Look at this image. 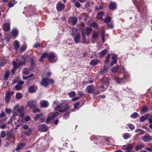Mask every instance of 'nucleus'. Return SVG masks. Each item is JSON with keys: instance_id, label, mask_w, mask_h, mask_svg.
Returning <instances> with one entry per match:
<instances>
[{"instance_id": "1", "label": "nucleus", "mask_w": 152, "mask_h": 152, "mask_svg": "<svg viewBox=\"0 0 152 152\" xmlns=\"http://www.w3.org/2000/svg\"><path fill=\"white\" fill-rule=\"evenodd\" d=\"M70 107L66 101H63L62 103L59 104L55 108V110L60 113H64L69 110Z\"/></svg>"}, {"instance_id": "2", "label": "nucleus", "mask_w": 152, "mask_h": 152, "mask_svg": "<svg viewBox=\"0 0 152 152\" xmlns=\"http://www.w3.org/2000/svg\"><path fill=\"white\" fill-rule=\"evenodd\" d=\"M53 83L54 81L52 79L49 80L48 78L46 77L42 80L41 83L42 86L47 87L50 84H53Z\"/></svg>"}, {"instance_id": "3", "label": "nucleus", "mask_w": 152, "mask_h": 152, "mask_svg": "<svg viewBox=\"0 0 152 152\" xmlns=\"http://www.w3.org/2000/svg\"><path fill=\"white\" fill-rule=\"evenodd\" d=\"M48 58L51 62H55L57 61V58L55 53L53 52L50 53L48 54Z\"/></svg>"}, {"instance_id": "4", "label": "nucleus", "mask_w": 152, "mask_h": 152, "mask_svg": "<svg viewBox=\"0 0 152 152\" xmlns=\"http://www.w3.org/2000/svg\"><path fill=\"white\" fill-rule=\"evenodd\" d=\"M27 104L30 108L33 109L35 108L38 104L36 101L32 100L29 101L27 102Z\"/></svg>"}, {"instance_id": "5", "label": "nucleus", "mask_w": 152, "mask_h": 152, "mask_svg": "<svg viewBox=\"0 0 152 152\" xmlns=\"http://www.w3.org/2000/svg\"><path fill=\"white\" fill-rule=\"evenodd\" d=\"M44 115L42 113H41L37 115L34 118V119L37 121L38 119L40 118L39 121L41 122H43L45 121V119L42 116Z\"/></svg>"}, {"instance_id": "6", "label": "nucleus", "mask_w": 152, "mask_h": 152, "mask_svg": "<svg viewBox=\"0 0 152 152\" xmlns=\"http://www.w3.org/2000/svg\"><path fill=\"white\" fill-rule=\"evenodd\" d=\"M92 29L90 28H85L83 29L81 31L82 34L83 33L84 34H85L88 35L91 32Z\"/></svg>"}, {"instance_id": "7", "label": "nucleus", "mask_w": 152, "mask_h": 152, "mask_svg": "<svg viewBox=\"0 0 152 152\" xmlns=\"http://www.w3.org/2000/svg\"><path fill=\"white\" fill-rule=\"evenodd\" d=\"M68 23L72 25H75L77 22V19L75 17H70L68 20Z\"/></svg>"}, {"instance_id": "8", "label": "nucleus", "mask_w": 152, "mask_h": 152, "mask_svg": "<svg viewBox=\"0 0 152 152\" xmlns=\"http://www.w3.org/2000/svg\"><path fill=\"white\" fill-rule=\"evenodd\" d=\"M11 96V95L10 94V91H8L6 93L5 97V102L6 103L8 104L9 103Z\"/></svg>"}, {"instance_id": "9", "label": "nucleus", "mask_w": 152, "mask_h": 152, "mask_svg": "<svg viewBox=\"0 0 152 152\" xmlns=\"http://www.w3.org/2000/svg\"><path fill=\"white\" fill-rule=\"evenodd\" d=\"M28 56L27 55L24 56L23 57V61H20L18 63L19 66H22L25 65L26 61L28 60Z\"/></svg>"}, {"instance_id": "10", "label": "nucleus", "mask_w": 152, "mask_h": 152, "mask_svg": "<svg viewBox=\"0 0 152 152\" xmlns=\"http://www.w3.org/2000/svg\"><path fill=\"white\" fill-rule=\"evenodd\" d=\"M3 27L4 31H9L10 29V24L7 23H4Z\"/></svg>"}, {"instance_id": "11", "label": "nucleus", "mask_w": 152, "mask_h": 152, "mask_svg": "<svg viewBox=\"0 0 152 152\" xmlns=\"http://www.w3.org/2000/svg\"><path fill=\"white\" fill-rule=\"evenodd\" d=\"M39 130L43 132H46L48 130V127L45 124L40 125L38 126Z\"/></svg>"}, {"instance_id": "12", "label": "nucleus", "mask_w": 152, "mask_h": 152, "mask_svg": "<svg viewBox=\"0 0 152 152\" xmlns=\"http://www.w3.org/2000/svg\"><path fill=\"white\" fill-rule=\"evenodd\" d=\"M37 89V87L34 85L31 86L28 88L29 91L31 93H33L35 92Z\"/></svg>"}, {"instance_id": "13", "label": "nucleus", "mask_w": 152, "mask_h": 152, "mask_svg": "<svg viewBox=\"0 0 152 152\" xmlns=\"http://www.w3.org/2000/svg\"><path fill=\"white\" fill-rule=\"evenodd\" d=\"M39 103L41 107H46L49 104L48 101L44 100H41Z\"/></svg>"}, {"instance_id": "14", "label": "nucleus", "mask_w": 152, "mask_h": 152, "mask_svg": "<svg viewBox=\"0 0 152 152\" xmlns=\"http://www.w3.org/2000/svg\"><path fill=\"white\" fill-rule=\"evenodd\" d=\"M87 90L88 93H93L95 91V89L94 86L91 85L88 86L87 89Z\"/></svg>"}, {"instance_id": "15", "label": "nucleus", "mask_w": 152, "mask_h": 152, "mask_svg": "<svg viewBox=\"0 0 152 152\" xmlns=\"http://www.w3.org/2000/svg\"><path fill=\"white\" fill-rule=\"evenodd\" d=\"M57 9L59 11H61L64 8V6L62 3L58 4L57 5Z\"/></svg>"}, {"instance_id": "16", "label": "nucleus", "mask_w": 152, "mask_h": 152, "mask_svg": "<svg viewBox=\"0 0 152 152\" xmlns=\"http://www.w3.org/2000/svg\"><path fill=\"white\" fill-rule=\"evenodd\" d=\"M31 129H29L27 131L22 132V134L23 135H26L27 136H29L31 134Z\"/></svg>"}, {"instance_id": "17", "label": "nucleus", "mask_w": 152, "mask_h": 152, "mask_svg": "<svg viewBox=\"0 0 152 152\" xmlns=\"http://www.w3.org/2000/svg\"><path fill=\"white\" fill-rule=\"evenodd\" d=\"M10 75V72L8 71H6L4 72V79L5 80H7Z\"/></svg>"}, {"instance_id": "18", "label": "nucleus", "mask_w": 152, "mask_h": 152, "mask_svg": "<svg viewBox=\"0 0 152 152\" xmlns=\"http://www.w3.org/2000/svg\"><path fill=\"white\" fill-rule=\"evenodd\" d=\"M80 38V34L79 33L74 38V40L75 43H78Z\"/></svg>"}, {"instance_id": "19", "label": "nucleus", "mask_w": 152, "mask_h": 152, "mask_svg": "<svg viewBox=\"0 0 152 152\" xmlns=\"http://www.w3.org/2000/svg\"><path fill=\"white\" fill-rule=\"evenodd\" d=\"M116 7V4L114 2H111L109 5L110 9L111 10H114Z\"/></svg>"}, {"instance_id": "20", "label": "nucleus", "mask_w": 152, "mask_h": 152, "mask_svg": "<svg viewBox=\"0 0 152 152\" xmlns=\"http://www.w3.org/2000/svg\"><path fill=\"white\" fill-rule=\"evenodd\" d=\"M114 79L116 82L119 84L121 83L123 80L122 79L118 77L117 76H115L114 77Z\"/></svg>"}, {"instance_id": "21", "label": "nucleus", "mask_w": 152, "mask_h": 152, "mask_svg": "<svg viewBox=\"0 0 152 152\" xmlns=\"http://www.w3.org/2000/svg\"><path fill=\"white\" fill-rule=\"evenodd\" d=\"M143 140L145 142H148L152 140V137L150 136H145L143 138Z\"/></svg>"}, {"instance_id": "22", "label": "nucleus", "mask_w": 152, "mask_h": 152, "mask_svg": "<svg viewBox=\"0 0 152 152\" xmlns=\"http://www.w3.org/2000/svg\"><path fill=\"white\" fill-rule=\"evenodd\" d=\"M100 61L97 59H93L92 60L90 63V64L93 66L96 65L97 63L99 62Z\"/></svg>"}, {"instance_id": "23", "label": "nucleus", "mask_w": 152, "mask_h": 152, "mask_svg": "<svg viewBox=\"0 0 152 152\" xmlns=\"http://www.w3.org/2000/svg\"><path fill=\"white\" fill-rule=\"evenodd\" d=\"M14 46L15 49H18L19 47V44L18 41L16 40L14 43Z\"/></svg>"}, {"instance_id": "24", "label": "nucleus", "mask_w": 152, "mask_h": 152, "mask_svg": "<svg viewBox=\"0 0 152 152\" xmlns=\"http://www.w3.org/2000/svg\"><path fill=\"white\" fill-rule=\"evenodd\" d=\"M72 35L73 36H75L76 34H77V32H78L77 29L75 27H73L72 29Z\"/></svg>"}, {"instance_id": "25", "label": "nucleus", "mask_w": 152, "mask_h": 152, "mask_svg": "<svg viewBox=\"0 0 152 152\" xmlns=\"http://www.w3.org/2000/svg\"><path fill=\"white\" fill-rule=\"evenodd\" d=\"M143 147V145L142 143H139L135 147V150L136 151H138L141 148Z\"/></svg>"}, {"instance_id": "26", "label": "nucleus", "mask_w": 152, "mask_h": 152, "mask_svg": "<svg viewBox=\"0 0 152 152\" xmlns=\"http://www.w3.org/2000/svg\"><path fill=\"white\" fill-rule=\"evenodd\" d=\"M25 145L24 143H20L17 146L16 148L19 151L20 149H22Z\"/></svg>"}, {"instance_id": "27", "label": "nucleus", "mask_w": 152, "mask_h": 152, "mask_svg": "<svg viewBox=\"0 0 152 152\" xmlns=\"http://www.w3.org/2000/svg\"><path fill=\"white\" fill-rule=\"evenodd\" d=\"M136 133H137V132H139V133L137 134H139L140 135H142L145 133V132L142 129H137L135 130Z\"/></svg>"}, {"instance_id": "28", "label": "nucleus", "mask_w": 152, "mask_h": 152, "mask_svg": "<svg viewBox=\"0 0 152 152\" xmlns=\"http://www.w3.org/2000/svg\"><path fill=\"white\" fill-rule=\"evenodd\" d=\"M99 35V33L97 31H95L93 33L92 38L93 39H96L98 38Z\"/></svg>"}, {"instance_id": "29", "label": "nucleus", "mask_w": 152, "mask_h": 152, "mask_svg": "<svg viewBox=\"0 0 152 152\" xmlns=\"http://www.w3.org/2000/svg\"><path fill=\"white\" fill-rule=\"evenodd\" d=\"M102 83L103 84H107L108 82V80L107 78L104 77L102 79Z\"/></svg>"}, {"instance_id": "30", "label": "nucleus", "mask_w": 152, "mask_h": 152, "mask_svg": "<svg viewBox=\"0 0 152 152\" xmlns=\"http://www.w3.org/2000/svg\"><path fill=\"white\" fill-rule=\"evenodd\" d=\"M82 36L83 37V42L85 44H87L89 43V41H86V37L85 35V34H84L83 33H82Z\"/></svg>"}, {"instance_id": "31", "label": "nucleus", "mask_w": 152, "mask_h": 152, "mask_svg": "<svg viewBox=\"0 0 152 152\" xmlns=\"http://www.w3.org/2000/svg\"><path fill=\"white\" fill-rule=\"evenodd\" d=\"M105 34V30L103 29V28L102 29V31L101 34V37L102 40L103 42H104L105 41L104 35Z\"/></svg>"}, {"instance_id": "32", "label": "nucleus", "mask_w": 152, "mask_h": 152, "mask_svg": "<svg viewBox=\"0 0 152 152\" xmlns=\"http://www.w3.org/2000/svg\"><path fill=\"white\" fill-rule=\"evenodd\" d=\"M12 35L14 36H17L18 35V31L16 29H14L12 32Z\"/></svg>"}, {"instance_id": "33", "label": "nucleus", "mask_w": 152, "mask_h": 152, "mask_svg": "<svg viewBox=\"0 0 152 152\" xmlns=\"http://www.w3.org/2000/svg\"><path fill=\"white\" fill-rule=\"evenodd\" d=\"M59 113L58 112H56L54 113H51L50 115H51L50 117L51 119V120H53L56 117V116L58 115Z\"/></svg>"}, {"instance_id": "34", "label": "nucleus", "mask_w": 152, "mask_h": 152, "mask_svg": "<svg viewBox=\"0 0 152 152\" xmlns=\"http://www.w3.org/2000/svg\"><path fill=\"white\" fill-rule=\"evenodd\" d=\"M30 70L27 68H25L23 71V73L25 75H28Z\"/></svg>"}, {"instance_id": "35", "label": "nucleus", "mask_w": 152, "mask_h": 152, "mask_svg": "<svg viewBox=\"0 0 152 152\" xmlns=\"http://www.w3.org/2000/svg\"><path fill=\"white\" fill-rule=\"evenodd\" d=\"M15 4V1L14 0L12 1L9 3L8 6L9 7H11L14 6Z\"/></svg>"}, {"instance_id": "36", "label": "nucleus", "mask_w": 152, "mask_h": 152, "mask_svg": "<svg viewBox=\"0 0 152 152\" xmlns=\"http://www.w3.org/2000/svg\"><path fill=\"white\" fill-rule=\"evenodd\" d=\"M76 93L74 91H72L68 93V95L70 97H72L75 96Z\"/></svg>"}, {"instance_id": "37", "label": "nucleus", "mask_w": 152, "mask_h": 152, "mask_svg": "<svg viewBox=\"0 0 152 152\" xmlns=\"http://www.w3.org/2000/svg\"><path fill=\"white\" fill-rule=\"evenodd\" d=\"M134 146L132 145H131L128 148L126 151H125V152H133L132 150Z\"/></svg>"}, {"instance_id": "38", "label": "nucleus", "mask_w": 152, "mask_h": 152, "mask_svg": "<svg viewBox=\"0 0 152 152\" xmlns=\"http://www.w3.org/2000/svg\"><path fill=\"white\" fill-rule=\"evenodd\" d=\"M103 15V12H100L97 15V18L98 19L101 20L102 19V16Z\"/></svg>"}, {"instance_id": "39", "label": "nucleus", "mask_w": 152, "mask_h": 152, "mask_svg": "<svg viewBox=\"0 0 152 152\" xmlns=\"http://www.w3.org/2000/svg\"><path fill=\"white\" fill-rule=\"evenodd\" d=\"M130 137V135L129 133H125L123 134V137L124 139H127Z\"/></svg>"}, {"instance_id": "40", "label": "nucleus", "mask_w": 152, "mask_h": 152, "mask_svg": "<svg viewBox=\"0 0 152 152\" xmlns=\"http://www.w3.org/2000/svg\"><path fill=\"white\" fill-rule=\"evenodd\" d=\"M131 145V144H129L124 145L123 146L122 149L124 150H127Z\"/></svg>"}, {"instance_id": "41", "label": "nucleus", "mask_w": 152, "mask_h": 152, "mask_svg": "<svg viewBox=\"0 0 152 152\" xmlns=\"http://www.w3.org/2000/svg\"><path fill=\"white\" fill-rule=\"evenodd\" d=\"M119 69V66H117L116 67H115L114 68L112 69L111 71L115 73L118 71Z\"/></svg>"}, {"instance_id": "42", "label": "nucleus", "mask_w": 152, "mask_h": 152, "mask_svg": "<svg viewBox=\"0 0 152 152\" xmlns=\"http://www.w3.org/2000/svg\"><path fill=\"white\" fill-rule=\"evenodd\" d=\"M148 109V108L147 106H144L141 109V111L142 112H145L147 111Z\"/></svg>"}, {"instance_id": "43", "label": "nucleus", "mask_w": 152, "mask_h": 152, "mask_svg": "<svg viewBox=\"0 0 152 152\" xmlns=\"http://www.w3.org/2000/svg\"><path fill=\"white\" fill-rule=\"evenodd\" d=\"M107 50L105 49L102 50L100 52L101 56H104L105 55V54L106 53H107Z\"/></svg>"}, {"instance_id": "44", "label": "nucleus", "mask_w": 152, "mask_h": 152, "mask_svg": "<svg viewBox=\"0 0 152 152\" xmlns=\"http://www.w3.org/2000/svg\"><path fill=\"white\" fill-rule=\"evenodd\" d=\"M6 135V132L4 131H2L1 133V137L2 138H4Z\"/></svg>"}, {"instance_id": "45", "label": "nucleus", "mask_w": 152, "mask_h": 152, "mask_svg": "<svg viewBox=\"0 0 152 152\" xmlns=\"http://www.w3.org/2000/svg\"><path fill=\"white\" fill-rule=\"evenodd\" d=\"M26 45H24L23 46L20 48V51L21 52L23 51L26 49Z\"/></svg>"}, {"instance_id": "46", "label": "nucleus", "mask_w": 152, "mask_h": 152, "mask_svg": "<svg viewBox=\"0 0 152 152\" xmlns=\"http://www.w3.org/2000/svg\"><path fill=\"white\" fill-rule=\"evenodd\" d=\"M16 98L18 99H19L21 98L22 96V94L19 93H17L16 94Z\"/></svg>"}, {"instance_id": "47", "label": "nucleus", "mask_w": 152, "mask_h": 152, "mask_svg": "<svg viewBox=\"0 0 152 152\" xmlns=\"http://www.w3.org/2000/svg\"><path fill=\"white\" fill-rule=\"evenodd\" d=\"M138 115V114L136 112H134L133 113V114L131 115V117L132 118H136Z\"/></svg>"}, {"instance_id": "48", "label": "nucleus", "mask_w": 152, "mask_h": 152, "mask_svg": "<svg viewBox=\"0 0 152 152\" xmlns=\"http://www.w3.org/2000/svg\"><path fill=\"white\" fill-rule=\"evenodd\" d=\"M108 67L107 66H104L103 70L101 71V72L103 73H105L108 71Z\"/></svg>"}, {"instance_id": "49", "label": "nucleus", "mask_w": 152, "mask_h": 152, "mask_svg": "<svg viewBox=\"0 0 152 152\" xmlns=\"http://www.w3.org/2000/svg\"><path fill=\"white\" fill-rule=\"evenodd\" d=\"M91 25L93 27L97 29L98 28L97 24L95 22H93Z\"/></svg>"}, {"instance_id": "50", "label": "nucleus", "mask_w": 152, "mask_h": 152, "mask_svg": "<svg viewBox=\"0 0 152 152\" xmlns=\"http://www.w3.org/2000/svg\"><path fill=\"white\" fill-rule=\"evenodd\" d=\"M12 63L13 66V68H14V69H16L17 67V63L15 61H13Z\"/></svg>"}, {"instance_id": "51", "label": "nucleus", "mask_w": 152, "mask_h": 152, "mask_svg": "<svg viewBox=\"0 0 152 152\" xmlns=\"http://www.w3.org/2000/svg\"><path fill=\"white\" fill-rule=\"evenodd\" d=\"M111 20V18L110 17H107L105 19L104 22L105 23H107L110 22Z\"/></svg>"}, {"instance_id": "52", "label": "nucleus", "mask_w": 152, "mask_h": 152, "mask_svg": "<svg viewBox=\"0 0 152 152\" xmlns=\"http://www.w3.org/2000/svg\"><path fill=\"white\" fill-rule=\"evenodd\" d=\"M23 106H21L19 109H18L17 111L19 113H22L23 111Z\"/></svg>"}, {"instance_id": "53", "label": "nucleus", "mask_w": 152, "mask_h": 152, "mask_svg": "<svg viewBox=\"0 0 152 152\" xmlns=\"http://www.w3.org/2000/svg\"><path fill=\"white\" fill-rule=\"evenodd\" d=\"M15 88L16 90H20L22 89V86L19 85H17L15 86Z\"/></svg>"}, {"instance_id": "54", "label": "nucleus", "mask_w": 152, "mask_h": 152, "mask_svg": "<svg viewBox=\"0 0 152 152\" xmlns=\"http://www.w3.org/2000/svg\"><path fill=\"white\" fill-rule=\"evenodd\" d=\"M84 16H85V14L82 13L79 16L78 18L80 20H81Z\"/></svg>"}, {"instance_id": "55", "label": "nucleus", "mask_w": 152, "mask_h": 152, "mask_svg": "<svg viewBox=\"0 0 152 152\" xmlns=\"http://www.w3.org/2000/svg\"><path fill=\"white\" fill-rule=\"evenodd\" d=\"M75 6L77 8H79L80 7V3L78 1H76L75 4Z\"/></svg>"}, {"instance_id": "56", "label": "nucleus", "mask_w": 152, "mask_h": 152, "mask_svg": "<svg viewBox=\"0 0 152 152\" xmlns=\"http://www.w3.org/2000/svg\"><path fill=\"white\" fill-rule=\"evenodd\" d=\"M69 112H67L66 113V114H65L64 115V118L65 119H66V118L69 116Z\"/></svg>"}, {"instance_id": "57", "label": "nucleus", "mask_w": 152, "mask_h": 152, "mask_svg": "<svg viewBox=\"0 0 152 152\" xmlns=\"http://www.w3.org/2000/svg\"><path fill=\"white\" fill-rule=\"evenodd\" d=\"M117 63V60H113L112 62L110 64V66H112L114 64H116Z\"/></svg>"}, {"instance_id": "58", "label": "nucleus", "mask_w": 152, "mask_h": 152, "mask_svg": "<svg viewBox=\"0 0 152 152\" xmlns=\"http://www.w3.org/2000/svg\"><path fill=\"white\" fill-rule=\"evenodd\" d=\"M110 54H108L105 59L106 62H108L109 61V59L110 57Z\"/></svg>"}, {"instance_id": "59", "label": "nucleus", "mask_w": 152, "mask_h": 152, "mask_svg": "<svg viewBox=\"0 0 152 152\" xmlns=\"http://www.w3.org/2000/svg\"><path fill=\"white\" fill-rule=\"evenodd\" d=\"M48 54L47 53H43L42 54V56H41L42 58H44L45 57H48Z\"/></svg>"}, {"instance_id": "60", "label": "nucleus", "mask_w": 152, "mask_h": 152, "mask_svg": "<svg viewBox=\"0 0 152 152\" xmlns=\"http://www.w3.org/2000/svg\"><path fill=\"white\" fill-rule=\"evenodd\" d=\"M5 112L7 113H9L11 112V109H10L6 108L5 109Z\"/></svg>"}, {"instance_id": "61", "label": "nucleus", "mask_w": 152, "mask_h": 152, "mask_svg": "<svg viewBox=\"0 0 152 152\" xmlns=\"http://www.w3.org/2000/svg\"><path fill=\"white\" fill-rule=\"evenodd\" d=\"M129 126L130 129L131 130H132L134 129L135 127L133 125L129 124Z\"/></svg>"}, {"instance_id": "62", "label": "nucleus", "mask_w": 152, "mask_h": 152, "mask_svg": "<svg viewBox=\"0 0 152 152\" xmlns=\"http://www.w3.org/2000/svg\"><path fill=\"white\" fill-rule=\"evenodd\" d=\"M6 127V125L5 124H2L0 126V128L2 129H4Z\"/></svg>"}, {"instance_id": "63", "label": "nucleus", "mask_w": 152, "mask_h": 152, "mask_svg": "<svg viewBox=\"0 0 152 152\" xmlns=\"http://www.w3.org/2000/svg\"><path fill=\"white\" fill-rule=\"evenodd\" d=\"M145 119H146V117H144V116H143L141 117L140 120V121L143 122L144 121V120Z\"/></svg>"}, {"instance_id": "64", "label": "nucleus", "mask_w": 152, "mask_h": 152, "mask_svg": "<svg viewBox=\"0 0 152 152\" xmlns=\"http://www.w3.org/2000/svg\"><path fill=\"white\" fill-rule=\"evenodd\" d=\"M108 28H113V25L112 24H107Z\"/></svg>"}]
</instances>
